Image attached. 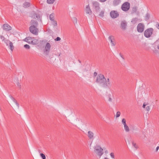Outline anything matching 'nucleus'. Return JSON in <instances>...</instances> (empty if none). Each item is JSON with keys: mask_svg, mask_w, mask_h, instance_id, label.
Here are the masks:
<instances>
[{"mask_svg": "<svg viewBox=\"0 0 159 159\" xmlns=\"http://www.w3.org/2000/svg\"><path fill=\"white\" fill-rule=\"evenodd\" d=\"M105 81H106V78L104 75L102 74H98L97 77L96 82L99 84H102L103 87Z\"/></svg>", "mask_w": 159, "mask_h": 159, "instance_id": "nucleus-1", "label": "nucleus"}, {"mask_svg": "<svg viewBox=\"0 0 159 159\" xmlns=\"http://www.w3.org/2000/svg\"><path fill=\"white\" fill-rule=\"evenodd\" d=\"M51 48L50 44L48 43H47L43 51V54L44 55L48 56L49 55Z\"/></svg>", "mask_w": 159, "mask_h": 159, "instance_id": "nucleus-2", "label": "nucleus"}, {"mask_svg": "<svg viewBox=\"0 0 159 159\" xmlns=\"http://www.w3.org/2000/svg\"><path fill=\"white\" fill-rule=\"evenodd\" d=\"M153 29L152 28H149L146 30L144 32V36L147 38L151 36L152 34Z\"/></svg>", "mask_w": 159, "mask_h": 159, "instance_id": "nucleus-3", "label": "nucleus"}, {"mask_svg": "<svg viewBox=\"0 0 159 159\" xmlns=\"http://www.w3.org/2000/svg\"><path fill=\"white\" fill-rule=\"evenodd\" d=\"M103 149L99 146H97L95 148V152L100 157L103 154Z\"/></svg>", "mask_w": 159, "mask_h": 159, "instance_id": "nucleus-4", "label": "nucleus"}, {"mask_svg": "<svg viewBox=\"0 0 159 159\" xmlns=\"http://www.w3.org/2000/svg\"><path fill=\"white\" fill-rule=\"evenodd\" d=\"M122 10L125 11H128L130 7V4L128 2L124 3L121 6Z\"/></svg>", "mask_w": 159, "mask_h": 159, "instance_id": "nucleus-5", "label": "nucleus"}, {"mask_svg": "<svg viewBox=\"0 0 159 159\" xmlns=\"http://www.w3.org/2000/svg\"><path fill=\"white\" fill-rule=\"evenodd\" d=\"M93 7L97 12H98L100 9L99 3L97 1H94L93 2Z\"/></svg>", "mask_w": 159, "mask_h": 159, "instance_id": "nucleus-6", "label": "nucleus"}, {"mask_svg": "<svg viewBox=\"0 0 159 159\" xmlns=\"http://www.w3.org/2000/svg\"><path fill=\"white\" fill-rule=\"evenodd\" d=\"M29 30L30 32L34 34L37 35L38 33V29L35 27H30Z\"/></svg>", "mask_w": 159, "mask_h": 159, "instance_id": "nucleus-7", "label": "nucleus"}, {"mask_svg": "<svg viewBox=\"0 0 159 159\" xmlns=\"http://www.w3.org/2000/svg\"><path fill=\"white\" fill-rule=\"evenodd\" d=\"M144 25L142 23H139L137 26V31L139 33L142 32L144 30Z\"/></svg>", "mask_w": 159, "mask_h": 159, "instance_id": "nucleus-8", "label": "nucleus"}, {"mask_svg": "<svg viewBox=\"0 0 159 159\" xmlns=\"http://www.w3.org/2000/svg\"><path fill=\"white\" fill-rule=\"evenodd\" d=\"M111 17L114 18L117 17L119 16V13L117 11H111L110 13Z\"/></svg>", "mask_w": 159, "mask_h": 159, "instance_id": "nucleus-9", "label": "nucleus"}, {"mask_svg": "<svg viewBox=\"0 0 159 159\" xmlns=\"http://www.w3.org/2000/svg\"><path fill=\"white\" fill-rule=\"evenodd\" d=\"M31 26L30 27H35L37 28L38 23V21L35 20H32L30 22Z\"/></svg>", "mask_w": 159, "mask_h": 159, "instance_id": "nucleus-10", "label": "nucleus"}, {"mask_svg": "<svg viewBox=\"0 0 159 159\" xmlns=\"http://www.w3.org/2000/svg\"><path fill=\"white\" fill-rule=\"evenodd\" d=\"M127 25V23L125 20H123L121 21L120 25V27L121 29L123 30H125Z\"/></svg>", "mask_w": 159, "mask_h": 159, "instance_id": "nucleus-11", "label": "nucleus"}, {"mask_svg": "<svg viewBox=\"0 0 159 159\" xmlns=\"http://www.w3.org/2000/svg\"><path fill=\"white\" fill-rule=\"evenodd\" d=\"M3 29L6 31H9L11 30V27L9 25L5 24L3 25Z\"/></svg>", "mask_w": 159, "mask_h": 159, "instance_id": "nucleus-12", "label": "nucleus"}, {"mask_svg": "<svg viewBox=\"0 0 159 159\" xmlns=\"http://www.w3.org/2000/svg\"><path fill=\"white\" fill-rule=\"evenodd\" d=\"M111 84V83L109 79L108 78L107 80L106 79V81H105L103 87L104 88H107L108 86V85H110Z\"/></svg>", "mask_w": 159, "mask_h": 159, "instance_id": "nucleus-13", "label": "nucleus"}, {"mask_svg": "<svg viewBox=\"0 0 159 159\" xmlns=\"http://www.w3.org/2000/svg\"><path fill=\"white\" fill-rule=\"evenodd\" d=\"M86 12L87 13L89 14V15L92 14V11L90 9L89 5H88L86 6Z\"/></svg>", "mask_w": 159, "mask_h": 159, "instance_id": "nucleus-14", "label": "nucleus"}, {"mask_svg": "<svg viewBox=\"0 0 159 159\" xmlns=\"http://www.w3.org/2000/svg\"><path fill=\"white\" fill-rule=\"evenodd\" d=\"M112 38H114V37L112 36H110L109 37L108 39H109V40L111 41V42L112 44V45L113 46H114L115 45L116 43L114 42V38H113V39H112Z\"/></svg>", "mask_w": 159, "mask_h": 159, "instance_id": "nucleus-15", "label": "nucleus"}, {"mask_svg": "<svg viewBox=\"0 0 159 159\" xmlns=\"http://www.w3.org/2000/svg\"><path fill=\"white\" fill-rule=\"evenodd\" d=\"M120 2V0H114L113 2V5L114 6H116L118 5Z\"/></svg>", "mask_w": 159, "mask_h": 159, "instance_id": "nucleus-16", "label": "nucleus"}, {"mask_svg": "<svg viewBox=\"0 0 159 159\" xmlns=\"http://www.w3.org/2000/svg\"><path fill=\"white\" fill-rule=\"evenodd\" d=\"M9 97L12 100L16 103V104L18 107V108H19V103L17 102V101L12 96L10 95Z\"/></svg>", "mask_w": 159, "mask_h": 159, "instance_id": "nucleus-17", "label": "nucleus"}, {"mask_svg": "<svg viewBox=\"0 0 159 159\" xmlns=\"http://www.w3.org/2000/svg\"><path fill=\"white\" fill-rule=\"evenodd\" d=\"M94 134L93 132L91 131H89L88 133V137L90 139H91L93 138Z\"/></svg>", "mask_w": 159, "mask_h": 159, "instance_id": "nucleus-18", "label": "nucleus"}, {"mask_svg": "<svg viewBox=\"0 0 159 159\" xmlns=\"http://www.w3.org/2000/svg\"><path fill=\"white\" fill-rule=\"evenodd\" d=\"M23 7L25 8H27L30 6V3L28 2H25L23 4Z\"/></svg>", "mask_w": 159, "mask_h": 159, "instance_id": "nucleus-19", "label": "nucleus"}, {"mask_svg": "<svg viewBox=\"0 0 159 159\" xmlns=\"http://www.w3.org/2000/svg\"><path fill=\"white\" fill-rule=\"evenodd\" d=\"M32 16L34 18H39V16L35 12H33L32 13Z\"/></svg>", "mask_w": 159, "mask_h": 159, "instance_id": "nucleus-20", "label": "nucleus"}, {"mask_svg": "<svg viewBox=\"0 0 159 159\" xmlns=\"http://www.w3.org/2000/svg\"><path fill=\"white\" fill-rule=\"evenodd\" d=\"M25 41L29 43H31V41L32 40V38L30 37H27L25 39Z\"/></svg>", "mask_w": 159, "mask_h": 159, "instance_id": "nucleus-21", "label": "nucleus"}, {"mask_svg": "<svg viewBox=\"0 0 159 159\" xmlns=\"http://www.w3.org/2000/svg\"><path fill=\"white\" fill-rule=\"evenodd\" d=\"M31 43L33 44H37L39 43V41L38 40L35 39L31 41Z\"/></svg>", "mask_w": 159, "mask_h": 159, "instance_id": "nucleus-22", "label": "nucleus"}, {"mask_svg": "<svg viewBox=\"0 0 159 159\" xmlns=\"http://www.w3.org/2000/svg\"><path fill=\"white\" fill-rule=\"evenodd\" d=\"M138 20H139V19L138 18H133L131 20V22L133 23L134 24H135Z\"/></svg>", "mask_w": 159, "mask_h": 159, "instance_id": "nucleus-23", "label": "nucleus"}, {"mask_svg": "<svg viewBox=\"0 0 159 159\" xmlns=\"http://www.w3.org/2000/svg\"><path fill=\"white\" fill-rule=\"evenodd\" d=\"M54 14L52 13L50 15L49 19L51 20H54Z\"/></svg>", "mask_w": 159, "mask_h": 159, "instance_id": "nucleus-24", "label": "nucleus"}, {"mask_svg": "<svg viewBox=\"0 0 159 159\" xmlns=\"http://www.w3.org/2000/svg\"><path fill=\"white\" fill-rule=\"evenodd\" d=\"M56 0H47V2L48 4H52Z\"/></svg>", "mask_w": 159, "mask_h": 159, "instance_id": "nucleus-25", "label": "nucleus"}, {"mask_svg": "<svg viewBox=\"0 0 159 159\" xmlns=\"http://www.w3.org/2000/svg\"><path fill=\"white\" fill-rule=\"evenodd\" d=\"M11 50L12 51L14 48V47L13 46V43L11 42L9 45Z\"/></svg>", "mask_w": 159, "mask_h": 159, "instance_id": "nucleus-26", "label": "nucleus"}, {"mask_svg": "<svg viewBox=\"0 0 159 159\" xmlns=\"http://www.w3.org/2000/svg\"><path fill=\"white\" fill-rule=\"evenodd\" d=\"M4 42L7 46H8L9 45V44L11 42L9 40L6 39L5 40Z\"/></svg>", "mask_w": 159, "mask_h": 159, "instance_id": "nucleus-27", "label": "nucleus"}, {"mask_svg": "<svg viewBox=\"0 0 159 159\" xmlns=\"http://www.w3.org/2000/svg\"><path fill=\"white\" fill-rule=\"evenodd\" d=\"M52 21V23L54 26H56L57 25V21L54 20H51Z\"/></svg>", "mask_w": 159, "mask_h": 159, "instance_id": "nucleus-28", "label": "nucleus"}, {"mask_svg": "<svg viewBox=\"0 0 159 159\" xmlns=\"http://www.w3.org/2000/svg\"><path fill=\"white\" fill-rule=\"evenodd\" d=\"M104 12L103 11H102L99 15L100 17H102L104 16Z\"/></svg>", "mask_w": 159, "mask_h": 159, "instance_id": "nucleus-29", "label": "nucleus"}, {"mask_svg": "<svg viewBox=\"0 0 159 159\" xmlns=\"http://www.w3.org/2000/svg\"><path fill=\"white\" fill-rule=\"evenodd\" d=\"M124 129H125V131L126 132H128L129 131V127L127 125L124 126Z\"/></svg>", "mask_w": 159, "mask_h": 159, "instance_id": "nucleus-30", "label": "nucleus"}, {"mask_svg": "<svg viewBox=\"0 0 159 159\" xmlns=\"http://www.w3.org/2000/svg\"><path fill=\"white\" fill-rule=\"evenodd\" d=\"M40 155L43 159H46L45 156L44 154L41 153L40 154Z\"/></svg>", "mask_w": 159, "mask_h": 159, "instance_id": "nucleus-31", "label": "nucleus"}, {"mask_svg": "<svg viewBox=\"0 0 159 159\" xmlns=\"http://www.w3.org/2000/svg\"><path fill=\"white\" fill-rule=\"evenodd\" d=\"M149 14L148 13H147L145 15V20H148L149 19Z\"/></svg>", "mask_w": 159, "mask_h": 159, "instance_id": "nucleus-32", "label": "nucleus"}, {"mask_svg": "<svg viewBox=\"0 0 159 159\" xmlns=\"http://www.w3.org/2000/svg\"><path fill=\"white\" fill-rule=\"evenodd\" d=\"M24 47L27 49H29L30 48V46L28 44H25L24 45Z\"/></svg>", "mask_w": 159, "mask_h": 159, "instance_id": "nucleus-33", "label": "nucleus"}, {"mask_svg": "<svg viewBox=\"0 0 159 159\" xmlns=\"http://www.w3.org/2000/svg\"><path fill=\"white\" fill-rule=\"evenodd\" d=\"M73 20L74 23L76 24L77 22V19L76 17H73Z\"/></svg>", "mask_w": 159, "mask_h": 159, "instance_id": "nucleus-34", "label": "nucleus"}, {"mask_svg": "<svg viewBox=\"0 0 159 159\" xmlns=\"http://www.w3.org/2000/svg\"><path fill=\"white\" fill-rule=\"evenodd\" d=\"M120 111H117L116 113V117H118L120 116Z\"/></svg>", "mask_w": 159, "mask_h": 159, "instance_id": "nucleus-35", "label": "nucleus"}, {"mask_svg": "<svg viewBox=\"0 0 159 159\" xmlns=\"http://www.w3.org/2000/svg\"><path fill=\"white\" fill-rule=\"evenodd\" d=\"M137 11V8L136 7H135L132 9V11L133 12H135Z\"/></svg>", "mask_w": 159, "mask_h": 159, "instance_id": "nucleus-36", "label": "nucleus"}, {"mask_svg": "<svg viewBox=\"0 0 159 159\" xmlns=\"http://www.w3.org/2000/svg\"><path fill=\"white\" fill-rule=\"evenodd\" d=\"M132 145L133 146L136 148H138L137 146L136 145V143H134L133 142H132Z\"/></svg>", "mask_w": 159, "mask_h": 159, "instance_id": "nucleus-37", "label": "nucleus"}, {"mask_svg": "<svg viewBox=\"0 0 159 159\" xmlns=\"http://www.w3.org/2000/svg\"><path fill=\"white\" fill-rule=\"evenodd\" d=\"M0 38L1 39H2V41H5V40H6L4 36L2 35L0 36Z\"/></svg>", "mask_w": 159, "mask_h": 159, "instance_id": "nucleus-38", "label": "nucleus"}, {"mask_svg": "<svg viewBox=\"0 0 159 159\" xmlns=\"http://www.w3.org/2000/svg\"><path fill=\"white\" fill-rule=\"evenodd\" d=\"M110 156L113 159L115 158V156L114 155V153L113 152H111L110 154Z\"/></svg>", "mask_w": 159, "mask_h": 159, "instance_id": "nucleus-39", "label": "nucleus"}, {"mask_svg": "<svg viewBox=\"0 0 159 159\" xmlns=\"http://www.w3.org/2000/svg\"><path fill=\"white\" fill-rule=\"evenodd\" d=\"M61 39V38L59 37H57L55 39V40L56 41H59Z\"/></svg>", "mask_w": 159, "mask_h": 159, "instance_id": "nucleus-40", "label": "nucleus"}, {"mask_svg": "<svg viewBox=\"0 0 159 159\" xmlns=\"http://www.w3.org/2000/svg\"><path fill=\"white\" fill-rule=\"evenodd\" d=\"M126 120L125 119H124V118L122 120V124L125 123H126Z\"/></svg>", "mask_w": 159, "mask_h": 159, "instance_id": "nucleus-41", "label": "nucleus"}, {"mask_svg": "<svg viewBox=\"0 0 159 159\" xmlns=\"http://www.w3.org/2000/svg\"><path fill=\"white\" fill-rule=\"evenodd\" d=\"M146 110L148 111H149L150 110V108L149 106H148L146 107Z\"/></svg>", "mask_w": 159, "mask_h": 159, "instance_id": "nucleus-42", "label": "nucleus"}, {"mask_svg": "<svg viewBox=\"0 0 159 159\" xmlns=\"http://www.w3.org/2000/svg\"><path fill=\"white\" fill-rule=\"evenodd\" d=\"M98 75V73H97L96 72H94L93 73V76L95 77H96V76H97Z\"/></svg>", "mask_w": 159, "mask_h": 159, "instance_id": "nucleus-43", "label": "nucleus"}, {"mask_svg": "<svg viewBox=\"0 0 159 159\" xmlns=\"http://www.w3.org/2000/svg\"><path fill=\"white\" fill-rule=\"evenodd\" d=\"M17 85L18 86V87H19L20 88H21V86L19 83H17Z\"/></svg>", "mask_w": 159, "mask_h": 159, "instance_id": "nucleus-44", "label": "nucleus"}, {"mask_svg": "<svg viewBox=\"0 0 159 159\" xmlns=\"http://www.w3.org/2000/svg\"><path fill=\"white\" fill-rule=\"evenodd\" d=\"M156 27L159 30V23H158L156 24Z\"/></svg>", "mask_w": 159, "mask_h": 159, "instance_id": "nucleus-45", "label": "nucleus"}, {"mask_svg": "<svg viewBox=\"0 0 159 159\" xmlns=\"http://www.w3.org/2000/svg\"><path fill=\"white\" fill-rule=\"evenodd\" d=\"M147 105V104H145V103H144L143 105V107L144 108H145L146 106Z\"/></svg>", "mask_w": 159, "mask_h": 159, "instance_id": "nucleus-46", "label": "nucleus"}, {"mask_svg": "<svg viewBox=\"0 0 159 159\" xmlns=\"http://www.w3.org/2000/svg\"><path fill=\"white\" fill-rule=\"evenodd\" d=\"M120 55L123 59H124V58L123 57V55H121L120 53Z\"/></svg>", "mask_w": 159, "mask_h": 159, "instance_id": "nucleus-47", "label": "nucleus"}, {"mask_svg": "<svg viewBox=\"0 0 159 159\" xmlns=\"http://www.w3.org/2000/svg\"><path fill=\"white\" fill-rule=\"evenodd\" d=\"M159 146H157V147L156 149V152H157V151H158V150L159 149Z\"/></svg>", "mask_w": 159, "mask_h": 159, "instance_id": "nucleus-48", "label": "nucleus"}, {"mask_svg": "<svg viewBox=\"0 0 159 159\" xmlns=\"http://www.w3.org/2000/svg\"><path fill=\"white\" fill-rule=\"evenodd\" d=\"M107 0H99L101 2H104L106 1Z\"/></svg>", "mask_w": 159, "mask_h": 159, "instance_id": "nucleus-49", "label": "nucleus"}, {"mask_svg": "<svg viewBox=\"0 0 159 159\" xmlns=\"http://www.w3.org/2000/svg\"><path fill=\"white\" fill-rule=\"evenodd\" d=\"M108 100H109V101L111 102V101L112 99H111V98L110 97H109V99H108Z\"/></svg>", "mask_w": 159, "mask_h": 159, "instance_id": "nucleus-50", "label": "nucleus"}, {"mask_svg": "<svg viewBox=\"0 0 159 159\" xmlns=\"http://www.w3.org/2000/svg\"><path fill=\"white\" fill-rule=\"evenodd\" d=\"M123 124L124 125V126H127V125H126V123H125V124H124V123H123Z\"/></svg>", "mask_w": 159, "mask_h": 159, "instance_id": "nucleus-51", "label": "nucleus"}, {"mask_svg": "<svg viewBox=\"0 0 159 159\" xmlns=\"http://www.w3.org/2000/svg\"><path fill=\"white\" fill-rule=\"evenodd\" d=\"M157 48L159 50V44L157 46Z\"/></svg>", "mask_w": 159, "mask_h": 159, "instance_id": "nucleus-52", "label": "nucleus"}, {"mask_svg": "<svg viewBox=\"0 0 159 159\" xmlns=\"http://www.w3.org/2000/svg\"><path fill=\"white\" fill-rule=\"evenodd\" d=\"M48 61L50 63H51V62L50 61V60H48Z\"/></svg>", "mask_w": 159, "mask_h": 159, "instance_id": "nucleus-53", "label": "nucleus"}, {"mask_svg": "<svg viewBox=\"0 0 159 159\" xmlns=\"http://www.w3.org/2000/svg\"><path fill=\"white\" fill-rule=\"evenodd\" d=\"M104 159H108V158H107V157H106Z\"/></svg>", "mask_w": 159, "mask_h": 159, "instance_id": "nucleus-54", "label": "nucleus"}, {"mask_svg": "<svg viewBox=\"0 0 159 159\" xmlns=\"http://www.w3.org/2000/svg\"><path fill=\"white\" fill-rule=\"evenodd\" d=\"M79 62L80 63V62H81V61H80V60H79Z\"/></svg>", "mask_w": 159, "mask_h": 159, "instance_id": "nucleus-55", "label": "nucleus"}, {"mask_svg": "<svg viewBox=\"0 0 159 159\" xmlns=\"http://www.w3.org/2000/svg\"><path fill=\"white\" fill-rule=\"evenodd\" d=\"M61 54V53H60L59 54V56H60Z\"/></svg>", "mask_w": 159, "mask_h": 159, "instance_id": "nucleus-56", "label": "nucleus"}, {"mask_svg": "<svg viewBox=\"0 0 159 159\" xmlns=\"http://www.w3.org/2000/svg\"><path fill=\"white\" fill-rule=\"evenodd\" d=\"M107 152V150L106 151H105V152Z\"/></svg>", "mask_w": 159, "mask_h": 159, "instance_id": "nucleus-57", "label": "nucleus"}]
</instances>
